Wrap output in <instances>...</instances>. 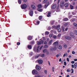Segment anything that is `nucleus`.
<instances>
[{"mask_svg": "<svg viewBox=\"0 0 77 77\" xmlns=\"http://www.w3.org/2000/svg\"><path fill=\"white\" fill-rule=\"evenodd\" d=\"M42 19V16H41L39 17V20H41Z\"/></svg>", "mask_w": 77, "mask_h": 77, "instance_id": "45", "label": "nucleus"}, {"mask_svg": "<svg viewBox=\"0 0 77 77\" xmlns=\"http://www.w3.org/2000/svg\"><path fill=\"white\" fill-rule=\"evenodd\" d=\"M60 36H61V34H58V38H59V37H60Z\"/></svg>", "mask_w": 77, "mask_h": 77, "instance_id": "43", "label": "nucleus"}, {"mask_svg": "<svg viewBox=\"0 0 77 77\" xmlns=\"http://www.w3.org/2000/svg\"><path fill=\"white\" fill-rule=\"evenodd\" d=\"M51 14V13H50V12H49L48 13V14L47 15V17H50Z\"/></svg>", "mask_w": 77, "mask_h": 77, "instance_id": "30", "label": "nucleus"}, {"mask_svg": "<svg viewBox=\"0 0 77 77\" xmlns=\"http://www.w3.org/2000/svg\"><path fill=\"white\" fill-rule=\"evenodd\" d=\"M62 29L63 30V32H64V30H65V28L64 27L62 28Z\"/></svg>", "mask_w": 77, "mask_h": 77, "instance_id": "56", "label": "nucleus"}, {"mask_svg": "<svg viewBox=\"0 0 77 77\" xmlns=\"http://www.w3.org/2000/svg\"><path fill=\"white\" fill-rule=\"evenodd\" d=\"M37 23L38 24H39L40 22H39V21H37Z\"/></svg>", "mask_w": 77, "mask_h": 77, "instance_id": "64", "label": "nucleus"}, {"mask_svg": "<svg viewBox=\"0 0 77 77\" xmlns=\"http://www.w3.org/2000/svg\"><path fill=\"white\" fill-rule=\"evenodd\" d=\"M42 52H43V53H47V54H49V52H48V51H47V50L46 49H45L44 50H43L42 51Z\"/></svg>", "mask_w": 77, "mask_h": 77, "instance_id": "12", "label": "nucleus"}, {"mask_svg": "<svg viewBox=\"0 0 77 77\" xmlns=\"http://www.w3.org/2000/svg\"><path fill=\"white\" fill-rule=\"evenodd\" d=\"M73 24L74 26H75L76 27H77V23H73Z\"/></svg>", "mask_w": 77, "mask_h": 77, "instance_id": "38", "label": "nucleus"}, {"mask_svg": "<svg viewBox=\"0 0 77 77\" xmlns=\"http://www.w3.org/2000/svg\"><path fill=\"white\" fill-rule=\"evenodd\" d=\"M52 36H53V35H52V34H50L49 35L50 38H51V37H52Z\"/></svg>", "mask_w": 77, "mask_h": 77, "instance_id": "49", "label": "nucleus"}, {"mask_svg": "<svg viewBox=\"0 0 77 77\" xmlns=\"http://www.w3.org/2000/svg\"><path fill=\"white\" fill-rule=\"evenodd\" d=\"M18 2L19 4H21V0H18Z\"/></svg>", "mask_w": 77, "mask_h": 77, "instance_id": "35", "label": "nucleus"}, {"mask_svg": "<svg viewBox=\"0 0 77 77\" xmlns=\"http://www.w3.org/2000/svg\"><path fill=\"white\" fill-rule=\"evenodd\" d=\"M45 55V54H42L41 55V57H44V56Z\"/></svg>", "mask_w": 77, "mask_h": 77, "instance_id": "53", "label": "nucleus"}, {"mask_svg": "<svg viewBox=\"0 0 77 77\" xmlns=\"http://www.w3.org/2000/svg\"><path fill=\"white\" fill-rule=\"evenodd\" d=\"M52 41H53V40H51L50 41L49 43V45H51V42H52Z\"/></svg>", "mask_w": 77, "mask_h": 77, "instance_id": "28", "label": "nucleus"}, {"mask_svg": "<svg viewBox=\"0 0 77 77\" xmlns=\"http://www.w3.org/2000/svg\"><path fill=\"white\" fill-rule=\"evenodd\" d=\"M75 21V19H72L70 20L71 22H74Z\"/></svg>", "mask_w": 77, "mask_h": 77, "instance_id": "31", "label": "nucleus"}, {"mask_svg": "<svg viewBox=\"0 0 77 77\" xmlns=\"http://www.w3.org/2000/svg\"><path fill=\"white\" fill-rule=\"evenodd\" d=\"M48 30H51V27H48Z\"/></svg>", "mask_w": 77, "mask_h": 77, "instance_id": "62", "label": "nucleus"}, {"mask_svg": "<svg viewBox=\"0 0 77 77\" xmlns=\"http://www.w3.org/2000/svg\"><path fill=\"white\" fill-rule=\"evenodd\" d=\"M38 11L39 12H42L43 10L41 8H38Z\"/></svg>", "mask_w": 77, "mask_h": 77, "instance_id": "19", "label": "nucleus"}, {"mask_svg": "<svg viewBox=\"0 0 77 77\" xmlns=\"http://www.w3.org/2000/svg\"><path fill=\"white\" fill-rule=\"evenodd\" d=\"M28 48L29 49H32V45H29L28 46Z\"/></svg>", "mask_w": 77, "mask_h": 77, "instance_id": "21", "label": "nucleus"}, {"mask_svg": "<svg viewBox=\"0 0 77 77\" xmlns=\"http://www.w3.org/2000/svg\"><path fill=\"white\" fill-rule=\"evenodd\" d=\"M29 55L30 56H32L33 55V52H31L29 54Z\"/></svg>", "mask_w": 77, "mask_h": 77, "instance_id": "47", "label": "nucleus"}, {"mask_svg": "<svg viewBox=\"0 0 77 77\" xmlns=\"http://www.w3.org/2000/svg\"><path fill=\"white\" fill-rule=\"evenodd\" d=\"M21 7L22 9H25L27 8V5L26 4L22 5H21Z\"/></svg>", "mask_w": 77, "mask_h": 77, "instance_id": "1", "label": "nucleus"}, {"mask_svg": "<svg viewBox=\"0 0 77 77\" xmlns=\"http://www.w3.org/2000/svg\"><path fill=\"white\" fill-rule=\"evenodd\" d=\"M17 45H20V43L19 42H17Z\"/></svg>", "mask_w": 77, "mask_h": 77, "instance_id": "52", "label": "nucleus"}, {"mask_svg": "<svg viewBox=\"0 0 77 77\" xmlns=\"http://www.w3.org/2000/svg\"><path fill=\"white\" fill-rule=\"evenodd\" d=\"M60 55H61V54H57V55H56V57H58L60 56Z\"/></svg>", "mask_w": 77, "mask_h": 77, "instance_id": "32", "label": "nucleus"}, {"mask_svg": "<svg viewBox=\"0 0 77 77\" xmlns=\"http://www.w3.org/2000/svg\"><path fill=\"white\" fill-rule=\"evenodd\" d=\"M47 44V42L46 41H45L44 42V44Z\"/></svg>", "mask_w": 77, "mask_h": 77, "instance_id": "63", "label": "nucleus"}, {"mask_svg": "<svg viewBox=\"0 0 77 77\" xmlns=\"http://www.w3.org/2000/svg\"><path fill=\"white\" fill-rule=\"evenodd\" d=\"M70 9H73V8H74V6L72 5H70Z\"/></svg>", "mask_w": 77, "mask_h": 77, "instance_id": "27", "label": "nucleus"}, {"mask_svg": "<svg viewBox=\"0 0 77 77\" xmlns=\"http://www.w3.org/2000/svg\"><path fill=\"white\" fill-rule=\"evenodd\" d=\"M38 62L39 64H42L43 62V61L42 60H38Z\"/></svg>", "mask_w": 77, "mask_h": 77, "instance_id": "14", "label": "nucleus"}, {"mask_svg": "<svg viewBox=\"0 0 77 77\" xmlns=\"http://www.w3.org/2000/svg\"><path fill=\"white\" fill-rule=\"evenodd\" d=\"M75 52L74 51H73L72 52V54H75Z\"/></svg>", "mask_w": 77, "mask_h": 77, "instance_id": "51", "label": "nucleus"}, {"mask_svg": "<svg viewBox=\"0 0 77 77\" xmlns=\"http://www.w3.org/2000/svg\"><path fill=\"white\" fill-rule=\"evenodd\" d=\"M63 46V47H64V48H66V47H67V45L66 44H64Z\"/></svg>", "mask_w": 77, "mask_h": 77, "instance_id": "25", "label": "nucleus"}, {"mask_svg": "<svg viewBox=\"0 0 77 77\" xmlns=\"http://www.w3.org/2000/svg\"><path fill=\"white\" fill-rule=\"evenodd\" d=\"M49 34V32L48 31H46L45 32V35H47Z\"/></svg>", "mask_w": 77, "mask_h": 77, "instance_id": "34", "label": "nucleus"}, {"mask_svg": "<svg viewBox=\"0 0 77 77\" xmlns=\"http://www.w3.org/2000/svg\"><path fill=\"white\" fill-rule=\"evenodd\" d=\"M70 35L72 38H75V36H74V34L72 32H71L70 33Z\"/></svg>", "mask_w": 77, "mask_h": 77, "instance_id": "10", "label": "nucleus"}, {"mask_svg": "<svg viewBox=\"0 0 77 77\" xmlns=\"http://www.w3.org/2000/svg\"><path fill=\"white\" fill-rule=\"evenodd\" d=\"M39 55H36L35 57V59H36L38 58V57H39Z\"/></svg>", "mask_w": 77, "mask_h": 77, "instance_id": "36", "label": "nucleus"}, {"mask_svg": "<svg viewBox=\"0 0 77 77\" xmlns=\"http://www.w3.org/2000/svg\"><path fill=\"white\" fill-rule=\"evenodd\" d=\"M68 25H69V22L66 23L64 24L65 26H68Z\"/></svg>", "mask_w": 77, "mask_h": 77, "instance_id": "17", "label": "nucleus"}, {"mask_svg": "<svg viewBox=\"0 0 77 77\" xmlns=\"http://www.w3.org/2000/svg\"><path fill=\"white\" fill-rule=\"evenodd\" d=\"M66 56H68V54L66 53L64 54L63 55V57H65Z\"/></svg>", "mask_w": 77, "mask_h": 77, "instance_id": "29", "label": "nucleus"}, {"mask_svg": "<svg viewBox=\"0 0 77 77\" xmlns=\"http://www.w3.org/2000/svg\"><path fill=\"white\" fill-rule=\"evenodd\" d=\"M74 33L75 35H77V30H74Z\"/></svg>", "mask_w": 77, "mask_h": 77, "instance_id": "20", "label": "nucleus"}, {"mask_svg": "<svg viewBox=\"0 0 77 77\" xmlns=\"http://www.w3.org/2000/svg\"><path fill=\"white\" fill-rule=\"evenodd\" d=\"M50 50L51 51H53V50H54V48H51L50 49Z\"/></svg>", "mask_w": 77, "mask_h": 77, "instance_id": "44", "label": "nucleus"}, {"mask_svg": "<svg viewBox=\"0 0 77 77\" xmlns=\"http://www.w3.org/2000/svg\"><path fill=\"white\" fill-rule=\"evenodd\" d=\"M33 10H30L29 11V15L31 16V17H32L33 16Z\"/></svg>", "mask_w": 77, "mask_h": 77, "instance_id": "7", "label": "nucleus"}, {"mask_svg": "<svg viewBox=\"0 0 77 77\" xmlns=\"http://www.w3.org/2000/svg\"><path fill=\"white\" fill-rule=\"evenodd\" d=\"M64 21H68V19L67 18H64Z\"/></svg>", "mask_w": 77, "mask_h": 77, "instance_id": "41", "label": "nucleus"}, {"mask_svg": "<svg viewBox=\"0 0 77 77\" xmlns=\"http://www.w3.org/2000/svg\"><path fill=\"white\" fill-rule=\"evenodd\" d=\"M66 71L67 72H71V70L69 69H67Z\"/></svg>", "mask_w": 77, "mask_h": 77, "instance_id": "33", "label": "nucleus"}, {"mask_svg": "<svg viewBox=\"0 0 77 77\" xmlns=\"http://www.w3.org/2000/svg\"><path fill=\"white\" fill-rule=\"evenodd\" d=\"M54 21L52 20L51 22V23L52 25H53L54 24Z\"/></svg>", "mask_w": 77, "mask_h": 77, "instance_id": "26", "label": "nucleus"}, {"mask_svg": "<svg viewBox=\"0 0 77 77\" xmlns=\"http://www.w3.org/2000/svg\"><path fill=\"white\" fill-rule=\"evenodd\" d=\"M22 1H23V2H27V0H21Z\"/></svg>", "mask_w": 77, "mask_h": 77, "instance_id": "48", "label": "nucleus"}, {"mask_svg": "<svg viewBox=\"0 0 77 77\" xmlns=\"http://www.w3.org/2000/svg\"><path fill=\"white\" fill-rule=\"evenodd\" d=\"M65 39L70 41V40H71L72 38L71 37L69 36H67L65 37Z\"/></svg>", "mask_w": 77, "mask_h": 77, "instance_id": "9", "label": "nucleus"}, {"mask_svg": "<svg viewBox=\"0 0 77 77\" xmlns=\"http://www.w3.org/2000/svg\"><path fill=\"white\" fill-rule=\"evenodd\" d=\"M43 47V46H42L40 48V50H41V49H42V48Z\"/></svg>", "mask_w": 77, "mask_h": 77, "instance_id": "59", "label": "nucleus"}, {"mask_svg": "<svg viewBox=\"0 0 77 77\" xmlns=\"http://www.w3.org/2000/svg\"><path fill=\"white\" fill-rule=\"evenodd\" d=\"M64 64L65 66H66V61H65L64 62Z\"/></svg>", "mask_w": 77, "mask_h": 77, "instance_id": "50", "label": "nucleus"}, {"mask_svg": "<svg viewBox=\"0 0 77 77\" xmlns=\"http://www.w3.org/2000/svg\"><path fill=\"white\" fill-rule=\"evenodd\" d=\"M71 70L72 71V72H71V74H72L73 73H74V69H71Z\"/></svg>", "mask_w": 77, "mask_h": 77, "instance_id": "37", "label": "nucleus"}, {"mask_svg": "<svg viewBox=\"0 0 77 77\" xmlns=\"http://www.w3.org/2000/svg\"><path fill=\"white\" fill-rule=\"evenodd\" d=\"M59 44V42H54L53 44V45L54 46L57 47L58 45Z\"/></svg>", "mask_w": 77, "mask_h": 77, "instance_id": "6", "label": "nucleus"}, {"mask_svg": "<svg viewBox=\"0 0 77 77\" xmlns=\"http://www.w3.org/2000/svg\"><path fill=\"white\" fill-rule=\"evenodd\" d=\"M72 15H75V13L74 12H72Z\"/></svg>", "mask_w": 77, "mask_h": 77, "instance_id": "58", "label": "nucleus"}, {"mask_svg": "<svg viewBox=\"0 0 77 77\" xmlns=\"http://www.w3.org/2000/svg\"><path fill=\"white\" fill-rule=\"evenodd\" d=\"M48 46L47 45H45L44 47V48H48Z\"/></svg>", "mask_w": 77, "mask_h": 77, "instance_id": "24", "label": "nucleus"}, {"mask_svg": "<svg viewBox=\"0 0 77 77\" xmlns=\"http://www.w3.org/2000/svg\"><path fill=\"white\" fill-rule=\"evenodd\" d=\"M39 46H38L37 47V52L39 51Z\"/></svg>", "mask_w": 77, "mask_h": 77, "instance_id": "42", "label": "nucleus"}, {"mask_svg": "<svg viewBox=\"0 0 77 77\" xmlns=\"http://www.w3.org/2000/svg\"><path fill=\"white\" fill-rule=\"evenodd\" d=\"M60 25H58L57 26V27H56V29H57L59 32H60V31H61V29H60Z\"/></svg>", "mask_w": 77, "mask_h": 77, "instance_id": "3", "label": "nucleus"}, {"mask_svg": "<svg viewBox=\"0 0 77 77\" xmlns=\"http://www.w3.org/2000/svg\"><path fill=\"white\" fill-rule=\"evenodd\" d=\"M77 63H75L74 64V67L75 69V68H76V67H77Z\"/></svg>", "mask_w": 77, "mask_h": 77, "instance_id": "18", "label": "nucleus"}, {"mask_svg": "<svg viewBox=\"0 0 77 77\" xmlns=\"http://www.w3.org/2000/svg\"><path fill=\"white\" fill-rule=\"evenodd\" d=\"M47 0H44L43 1V3H46L47 2Z\"/></svg>", "mask_w": 77, "mask_h": 77, "instance_id": "54", "label": "nucleus"}, {"mask_svg": "<svg viewBox=\"0 0 77 77\" xmlns=\"http://www.w3.org/2000/svg\"><path fill=\"white\" fill-rule=\"evenodd\" d=\"M35 68L37 70H40L41 69V66H38V65H36Z\"/></svg>", "mask_w": 77, "mask_h": 77, "instance_id": "11", "label": "nucleus"}, {"mask_svg": "<svg viewBox=\"0 0 77 77\" xmlns=\"http://www.w3.org/2000/svg\"><path fill=\"white\" fill-rule=\"evenodd\" d=\"M32 73L33 74H37L38 72L36 70L34 69L32 71Z\"/></svg>", "mask_w": 77, "mask_h": 77, "instance_id": "5", "label": "nucleus"}, {"mask_svg": "<svg viewBox=\"0 0 77 77\" xmlns=\"http://www.w3.org/2000/svg\"><path fill=\"white\" fill-rule=\"evenodd\" d=\"M56 27H57V26L56 27V26H54L52 27V29H54L55 28H56Z\"/></svg>", "mask_w": 77, "mask_h": 77, "instance_id": "40", "label": "nucleus"}, {"mask_svg": "<svg viewBox=\"0 0 77 77\" xmlns=\"http://www.w3.org/2000/svg\"><path fill=\"white\" fill-rule=\"evenodd\" d=\"M64 5L65 8H68L69 6V4L68 3H66L64 4Z\"/></svg>", "mask_w": 77, "mask_h": 77, "instance_id": "16", "label": "nucleus"}, {"mask_svg": "<svg viewBox=\"0 0 77 77\" xmlns=\"http://www.w3.org/2000/svg\"><path fill=\"white\" fill-rule=\"evenodd\" d=\"M65 3L64 1H62L60 3V6L61 8H63L64 4Z\"/></svg>", "mask_w": 77, "mask_h": 77, "instance_id": "8", "label": "nucleus"}, {"mask_svg": "<svg viewBox=\"0 0 77 77\" xmlns=\"http://www.w3.org/2000/svg\"><path fill=\"white\" fill-rule=\"evenodd\" d=\"M54 51L56 50H57V47L55 46L54 48Z\"/></svg>", "mask_w": 77, "mask_h": 77, "instance_id": "39", "label": "nucleus"}, {"mask_svg": "<svg viewBox=\"0 0 77 77\" xmlns=\"http://www.w3.org/2000/svg\"><path fill=\"white\" fill-rule=\"evenodd\" d=\"M71 63L73 64L74 63H75V62L74 61H72L71 62Z\"/></svg>", "mask_w": 77, "mask_h": 77, "instance_id": "61", "label": "nucleus"}, {"mask_svg": "<svg viewBox=\"0 0 77 77\" xmlns=\"http://www.w3.org/2000/svg\"><path fill=\"white\" fill-rule=\"evenodd\" d=\"M40 41H37V43L38 44V45H41V44H43L44 43V41L43 40H42V39H40Z\"/></svg>", "mask_w": 77, "mask_h": 77, "instance_id": "2", "label": "nucleus"}, {"mask_svg": "<svg viewBox=\"0 0 77 77\" xmlns=\"http://www.w3.org/2000/svg\"><path fill=\"white\" fill-rule=\"evenodd\" d=\"M56 6H57L56 4H54L51 6V9H55L56 8Z\"/></svg>", "mask_w": 77, "mask_h": 77, "instance_id": "4", "label": "nucleus"}, {"mask_svg": "<svg viewBox=\"0 0 77 77\" xmlns=\"http://www.w3.org/2000/svg\"><path fill=\"white\" fill-rule=\"evenodd\" d=\"M52 71L53 72H54V67H52Z\"/></svg>", "mask_w": 77, "mask_h": 77, "instance_id": "55", "label": "nucleus"}, {"mask_svg": "<svg viewBox=\"0 0 77 77\" xmlns=\"http://www.w3.org/2000/svg\"><path fill=\"white\" fill-rule=\"evenodd\" d=\"M32 39V36H29L28 38V39L29 40H31Z\"/></svg>", "mask_w": 77, "mask_h": 77, "instance_id": "23", "label": "nucleus"}, {"mask_svg": "<svg viewBox=\"0 0 77 77\" xmlns=\"http://www.w3.org/2000/svg\"><path fill=\"white\" fill-rule=\"evenodd\" d=\"M31 8L32 9H36V7L35 5L33 4L31 5Z\"/></svg>", "mask_w": 77, "mask_h": 77, "instance_id": "15", "label": "nucleus"}, {"mask_svg": "<svg viewBox=\"0 0 77 77\" xmlns=\"http://www.w3.org/2000/svg\"><path fill=\"white\" fill-rule=\"evenodd\" d=\"M38 8H42V5L41 4H39L38 5Z\"/></svg>", "mask_w": 77, "mask_h": 77, "instance_id": "22", "label": "nucleus"}, {"mask_svg": "<svg viewBox=\"0 0 77 77\" xmlns=\"http://www.w3.org/2000/svg\"><path fill=\"white\" fill-rule=\"evenodd\" d=\"M75 2H73L72 3V5H75Z\"/></svg>", "mask_w": 77, "mask_h": 77, "instance_id": "60", "label": "nucleus"}, {"mask_svg": "<svg viewBox=\"0 0 77 77\" xmlns=\"http://www.w3.org/2000/svg\"><path fill=\"white\" fill-rule=\"evenodd\" d=\"M57 48L59 50H62V46L60 45H59L57 46Z\"/></svg>", "mask_w": 77, "mask_h": 77, "instance_id": "13", "label": "nucleus"}, {"mask_svg": "<svg viewBox=\"0 0 77 77\" xmlns=\"http://www.w3.org/2000/svg\"><path fill=\"white\" fill-rule=\"evenodd\" d=\"M44 72L45 74H47V70H45Z\"/></svg>", "mask_w": 77, "mask_h": 77, "instance_id": "57", "label": "nucleus"}, {"mask_svg": "<svg viewBox=\"0 0 77 77\" xmlns=\"http://www.w3.org/2000/svg\"><path fill=\"white\" fill-rule=\"evenodd\" d=\"M57 37H56V35H54L53 36V38H54V39H56Z\"/></svg>", "mask_w": 77, "mask_h": 77, "instance_id": "46", "label": "nucleus"}]
</instances>
